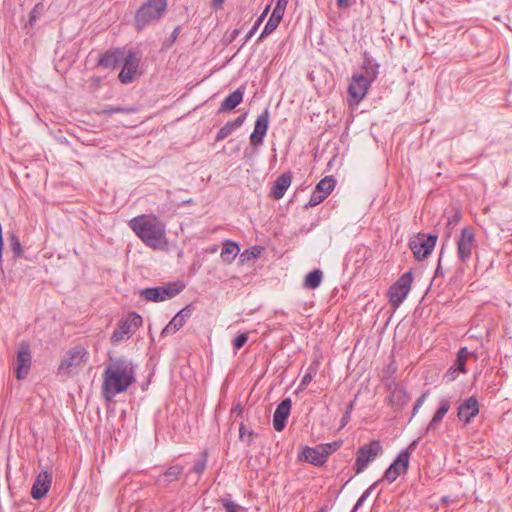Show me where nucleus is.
<instances>
[{
  "mask_svg": "<svg viewBox=\"0 0 512 512\" xmlns=\"http://www.w3.org/2000/svg\"><path fill=\"white\" fill-rule=\"evenodd\" d=\"M282 18L283 17L281 15H277L276 13L272 12L262 33L260 34L259 38L257 39V42L262 41L265 37H267L269 34H271L278 27Z\"/></svg>",
  "mask_w": 512,
  "mask_h": 512,
  "instance_id": "obj_28",
  "label": "nucleus"
},
{
  "mask_svg": "<svg viewBox=\"0 0 512 512\" xmlns=\"http://www.w3.org/2000/svg\"><path fill=\"white\" fill-rule=\"evenodd\" d=\"M262 23V17H259L255 24L253 25V27L250 29V31L248 32V34L246 35L245 37V42H247L254 34L255 32L258 30L260 24Z\"/></svg>",
  "mask_w": 512,
  "mask_h": 512,
  "instance_id": "obj_54",
  "label": "nucleus"
},
{
  "mask_svg": "<svg viewBox=\"0 0 512 512\" xmlns=\"http://www.w3.org/2000/svg\"><path fill=\"white\" fill-rule=\"evenodd\" d=\"M9 245L14 253L15 258H19L23 254L21 242L14 231L8 232Z\"/></svg>",
  "mask_w": 512,
  "mask_h": 512,
  "instance_id": "obj_35",
  "label": "nucleus"
},
{
  "mask_svg": "<svg viewBox=\"0 0 512 512\" xmlns=\"http://www.w3.org/2000/svg\"><path fill=\"white\" fill-rule=\"evenodd\" d=\"M130 228L149 247L163 248L167 243L165 225L155 216L141 215L129 222Z\"/></svg>",
  "mask_w": 512,
  "mask_h": 512,
  "instance_id": "obj_2",
  "label": "nucleus"
},
{
  "mask_svg": "<svg viewBox=\"0 0 512 512\" xmlns=\"http://www.w3.org/2000/svg\"><path fill=\"white\" fill-rule=\"evenodd\" d=\"M450 407H451V403H450L449 399L442 398L440 400L439 407L426 428V433L435 431L438 428V426L440 425L444 416L449 411Z\"/></svg>",
  "mask_w": 512,
  "mask_h": 512,
  "instance_id": "obj_21",
  "label": "nucleus"
},
{
  "mask_svg": "<svg viewBox=\"0 0 512 512\" xmlns=\"http://www.w3.org/2000/svg\"><path fill=\"white\" fill-rule=\"evenodd\" d=\"M193 310L194 308L192 304H189L182 308L175 316L185 324L186 321L191 317Z\"/></svg>",
  "mask_w": 512,
  "mask_h": 512,
  "instance_id": "obj_46",
  "label": "nucleus"
},
{
  "mask_svg": "<svg viewBox=\"0 0 512 512\" xmlns=\"http://www.w3.org/2000/svg\"><path fill=\"white\" fill-rule=\"evenodd\" d=\"M328 457L329 451L324 450L319 445L316 447L303 446L297 455L298 461L307 462L317 467L323 466Z\"/></svg>",
  "mask_w": 512,
  "mask_h": 512,
  "instance_id": "obj_10",
  "label": "nucleus"
},
{
  "mask_svg": "<svg viewBox=\"0 0 512 512\" xmlns=\"http://www.w3.org/2000/svg\"><path fill=\"white\" fill-rule=\"evenodd\" d=\"M371 83V79H368L364 74H354L352 76V80L348 87V93L355 103H359L365 97Z\"/></svg>",
  "mask_w": 512,
  "mask_h": 512,
  "instance_id": "obj_14",
  "label": "nucleus"
},
{
  "mask_svg": "<svg viewBox=\"0 0 512 512\" xmlns=\"http://www.w3.org/2000/svg\"><path fill=\"white\" fill-rule=\"evenodd\" d=\"M142 317L136 313H131L126 319H122L118 327L114 330L111 335V342L118 343L122 341L126 336L129 337L142 325Z\"/></svg>",
  "mask_w": 512,
  "mask_h": 512,
  "instance_id": "obj_8",
  "label": "nucleus"
},
{
  "mask_svg": "<svg viewBox=\"0 0 512 512\" xmlns=\"http://www.w3.org/2000/svg\"><path fill=\"white\" fill-rule=\"evenodd\" d=\"M406 472L407 471H403L401 462H398V457H397L394 460V462L386 469L382 479H380L378 481L379 482L388 481L389 483H392L401 475V473H406Z\"/></svg>",
  "mask_w": 512,
  "mask_h": 512,
  "instance_id": "obj_26",
  "label": "nucleus"
},
{
  "mask_svg": "<svg viewBox=\"0 0 512 512\" xmlns=\"http://www.w3.org/2000/svg\"><path fill=\"white\" fill-rule=\"evenodd\" d=\"M292 408L290 398L283 399L276 407L273 414V427L276 431L281 432L287 423Z\"/></svg>",
  "mask_w": 512,
  "mask_h": 512,
  "instance_id": "obj_16",
  "label": "nucleus"
},
{
  "mask_svg": "<svg viewBox=\"0 0 512 512\" xmlns=\"http://www.w3.org/2000/svg\"><path fill=\"white\" fill-rule=\"evenodd\" d=\"M240 248L238 244L233 241L227 240L222 247L221 258L226 263H231L238 255Z\"/></svg>",
  "mask_w": 512,
  "mask_h": 512,
  "instance_id": "obj_27",
  "label": "nucleus"
},
{
  "mask_svg": "<svg viewBox=\"0 0 512 512\" xmlns=\"http://www.w3.org/2000/svg\"><path fill=\"white\" fill-rule=\"evenodd\" d=\"M123 67L119 73V80L123 84H129L134 81L138 71L140 58L133 51H129L123 55Z\"/></svg>",
  "mask_w": 512,
  "mask_h": 512,
  "instance_id": "obj_11",
  "label": "nucleus"
},
{
  "mask_svg": "<svg viewBox=\"0 0 512 512\" xmlns=\"http://www.w3.org/2000/svg\"><path fill=\"white\" fill-rule=\"evenodd\" d=\"M225 0H212L211 1V6L215 9V10H218L222 7L223 3H224Z\"/></svg>",
  "mask_w": 512,
  "mask_h": 512,
  "instance_id": "obj_59",
  "label": "nucleus"
},
{
  "mask_svg": "<svg viewBox=\"0 0 512 512\" xmlns=\"http://www.w3.org/2000/svg\"><path fill=\"white\" fill-rule=\"evenodd\" d=\"M124 52L110 50L102 54L98 59V66L104 69H114L122 63Z\"/></svg>",
  "mask_w": 512,
  "mask_h": 512,
  "instance_id": "obj_19",
  "label": "nucleus"
},
{
  "mask_svg": "<svg viewBox=\"0 0 512 512\" xmlns=\"http://www.w3.org/2000/svg\"><path fill=\"white\" fill-rule=\"evenodd\" d=\"M335 184L336 181L333 176H326L318 182L315 189L328 197V195L333 191Z\"/></svg>",
  "mask_w": 512,
  "mask_h": 512,
  "instance_id": "obj_31",
  "label": "nucleus"
},
{
  "mask_svg": "<svg viewBox=\"0 0 512 512\" xmlns=\"http://www.w3.org/2000/svg\"><path fill=\"white\" fill-rule=\"evenodd\" d=\"M336 3L341 9L348 8L350 5L349 0H336Z\"/></svg>",
  "mask_w": 512,
  "mask_h": 512,
  "instance_id": "obj_60",
  "label": "nucleus"
},
{
  "mask_svg": "<svg viewBox=\"0 0 512 512\" xmlns=\"http://www.w3.org/2000/svg\"><path fill=\"white\" fill-rule=\"evenodd\" d=\"M413 280L411 271L405 272L400 278L389 288L388 295L390 304L393 307H399L407 297Z\"/></svg>",
  "mask_w": 512,
  "mask_h": 512,
  "instance_id": "obj_7",
  "label": "nucleus"
},
{
  "mask_svg": "<svg viewBox=\"0 0 512 512\" xmlns=\"http://www.w3.org/2000/svg\"><path fill=\"white\" fill-rule=\"evenodd\" d=\"M248 341V333L238 334L232 341L233 348L240 350Z\"/></svg>",
  "mask_w": 512,
  "mask_h": 512,
  "instance_id": "obj_48",
  "label": "nucleus"
},
{
  "mask_svg": "<svg viewBox=\"0 0 512 512\" xmlns=\"http://www.w3.org/2000/svg\"><path fill=\"white\" fill-rule=\"evenodd\" d=\"M353 407H354V401L349 403V405L347 406L346 411H349V413L351 414V412L353 410Z\"/></svg>",
  "mask_w": 512,
  "mask_h": 512,
  "instance_id": "obj_64",
  "label": "nucleus"
},
{
  "mask_svg": "<svg viewBox=\"0 0 512 512\" xmlns=\"http://www.w3.org/2000/svg\"><path fill=\"white\" fill-rule=\"evenodd\" d=\"M450 407H451V403H450L449 399L442 398L440 400L439 407L426 428V433L435 431L438 428V426L440 425L444 416L449 411Z\"/></svg>",
  "mask_w": 512,
  "mask_h": 512,
  "instance_id": "obj_22",
  "label": "nucleus"
},
{
  "mask_svg": "<svg viewBox=\"0 0 512 512\" xmlns=\"http://www.w3.org/2000/svg\"><path fill=\"white\" fill-rule=\"evenodd\" d=\"M246 115V113L241 114L240 116L236 117L231 121H228L224 126H222L216 135V141L224 140L229 135H231L237 128L242 126L246 119Z\"/></svg>",
  "mask_w": 512,
  "mask_h": 512,
  "instance_id": "obj_24",
  "label": "nucleus"
},
{
  "mask_svg": "<svg viewBox=\"0 0 512 512\" xmlns=\"http://www.w3.org/2000/svg\"><path fill=\"white\" fill-rule=\"evenodd\" d=\"M460 372H458V369H456L455 366H451L449 368V370L446 372L445 374V378L448 380V381H453L457 378V376L459 375Z\"/></svg>",
  "mask_w": 512,
  "mask_h": 512,
  "instance_id": "obj_53",
  "label": "nucleus"
},
{
  "mask_svg": "<svg viewBox=\"0 0 512 512\" xmlns=\"http://www.w3.org/2000/svg\"><path fill=\"white\" fill-rule=\"evenodd\" d=\"M461 217V211L459 209L453 208L450 212V215L448 216L447 225L452 226L457 224L461 220Z\"/></svg>",
  "mask_w": 512,
  "mask_h": 512,
  "instance_id": "obj_49",
  "label": "nucleus"
},
{
  "mask_svg": "<svg viewBox=\"0 0 512 512\" xmlns=\"http://www.w3.org/2000/svg\"><path fill=\"white\" fill-rule=\"evenodd\" d=\"M350 417H351V414L349 413V411H345V413L341 419V427H344L349 422Z\"/></svg>",
  "mask_w": 512,
  "mask_h": 512,
  "instance_id": "obj_58",
  "label": "nucleus"
},
{
  "mask_svg": "<svg viewBox=\"0 0 512 512\" xmlns=\"http://www.w3.org/2000/svg\"><path fill=\"white\" fill-rule=\"evenodd\" d=\"M193 310L194 308L192 304H189L182 308L175 316L185 324L186 321L191 317Z\"/></svg>",
  "mask_w": 512,
  "mask_h": 512,
  "instance_id": "obj_45",
  "label": "nucleus"
},
{
  "mask_svg": "<svg viewBox=\"0 0 512 512\" xmlns=\"http://www.w3.org/2000/svg\"><path fill=\"white\" fill-rule=\"evenodd\" d=\"M140 296L147 301L151 302H161L163 301V297L160 296V292L158 287L145 288L140 290Z\"/></svg>",
  "mask_w": 512,
  "mask_h": 512,
  "instance_id": "obj_34",
  "label": "nucleus"
},
{
  "mask_svg": "<svg viewBox=\"0 0 512 512\" xmlns=\"http://www.w3.org/2000/svg\"><path fill=\"white\" fill-rule=\"evenodd\" d=\"M240 34L239 29H234L231 33L230 41H233Z\"/></svg>",
  "mask_w": 512,
  "mask_h": 512,
  "instance_id": "obj_62",
  "label": "nucleus"
},
{
  "mask_svg": "<svg viewBox=\"0 0 512 512\" xmlns=\"http://www.w3.org/2000/svg\"><path fill=\"white\" fill-rule=\"evenodd\" d=\"M105 365L101 395L107 401H112L116 395L124 393L136 381L135 366L125 357H109Z\"/></svg>",
  "mask_w": 512,
  "mask_h": 512,
  "instance_id": "obj_1",
  "label": "nucleus"
},
{
  "mask_svg": "<svg viewBox=\"0 0 512 512\" xmlns=\"http://www.w3.org/2000/svg\"><path fill=\"white\" fill-rule=\"evenodd\" d=\"M269 110L265 109L256 119L254 131L250 135V144L257 147L263 144L269 127Z\"/></svg>",
  "mask_w": 512,
  "mask_h": 512,
  "instance_id": "obj_15",
  "label": "nucleus"
},
{
  "mask_svg": "<svg viewBox=\"0 0 512 512\" xmlns=\"http://www.w3.org/2000/svg\"><path fill=\"white\" fill-rule=\"evenodd\" d=\"M89 360L88 351L82 346L70 348L58 366V375L70 376L72 372L81 368Z\"/></svg>",
  "mask_w": 512,
  "mask_h": 512,
  "instance_id": "obj_4",
  "label": "nucleus"
},
{
  "mask_svg": "<svg viewBox=\"0 0 512 512\" xmlns=\"http://www.w3.org/2000/svg\"><path fill=\"white\" fill-rule=\"evenodd\" d=\"M244 90L242 88H238L232 93H230L225 99L222 101L218 113H223L227 111H231L236 108L243 100Z\"/></svg>",
  "mask_w": 512,
  "mask_h": 512,
  "instance_id": "obj_23",
  "label": "nucleus"
},
{
  "mask_svg": "<svg viewBox=\"0 0 512 512\" xmlns=\"http://www.w3.org/2000/svg\"><path fill=\"white\" fill-rule=\"evenodd\" d=\"M181 27L177 26L174 28L170 36L163 42V48L169 49L172 47V45L177 40L179 33H180Z\"/></svg>",
  "mask_w": 512,
  "mask_h": 512,
  "instance_id": "obj_47",
  "label": "nucleus"
},
{
  "mask_svg": "<svg viewBox=\"0 0 512 512\" xmlns=\"http://www.w3.org/2000/svg\"><path fill=\"white\" fill-rule=\"evenodd\" d=\"M226 512H242V507L228 498L220 500Z\"/></svg>",
  "mask_w": 512,
  "mask_h": 512,
  "instance_id": "obj_42",
  "label": "nucleus"
},
{
  "mask_svg": "<svg viewBox=\"0 0 512 512\" xmlns=\"http://www.w3.org/2000/svg\"><path fill=\"white\" fill-rule=\"evenodd\" d=\"M193 310L194 308L192 304H189L182 308L175 316L185 324L186 321L191 317Z\"/></svg>",
  "mask_w": 512,
  "mask_h": 512,
  "instance_id": "obj_44",
  "label": "nucleus"
},
{
  "mask_svg": "<svg viewBox=\"0 0 512 512\" xmlns=\"http://www.w3.org/2000/svg\"><path fill=\"white\" fill-rule=\"evenodd\" d=\"M257 436L258 434L252 429H248L244 423L240 424L239 439L245 441L247 446H251Z\"/></svg>",
  "mask_w": 512,
  "mask_h": 512,
  "instance_id": "obj_33",
  "label": "nucleus"
},
{
  "mask_svg": "<svg viewBox=\"0 0 512 512\" xmlns=\"http://www.w3.org/2000/svg\"><path fill=\"white\" fill-rule=\"evenodd\" d=\"M379 481L374 482L370 487H368L363 494L360 496V498L357 500L356 504L354 505L352 512H356L365 502V500L370 496L373 489L378 485Z\"/></svg>",
  "mask_w": 512,
  "mask_h": 512,
  "instance_id": "obj_41",
  "label": "nucleus"
},
{
  "mask_svg": "<svg viewBox=\"0 0 512 512\" xmlns=\"http://www.w3.org/2000/svg\"><path fill=\"white\" fill-rule=\"evenodd\" d=\"M167 8V0H148L136 11L134 26L137 31H142L153 22L160 20Z\"/></svg>",
  "mask_w": 512,
  "mask_h": 512,
  "instance_id": "obj_3",
  "label": "nucleus"
},
{
  "mask_svg": "<svg viewBox=\"0 0 512 512\" xmlns=\"http://www.w3.org/2000/svg\"><path fill=\"white\" fill-rule=\"evenodd\" d=\"M136 111V109L134 107H112V106H109V107H106L104 109H101L99 111H97L96 113L98 115H106V116H109V115H112V114H115V113H124V114H129V113H134Z\"/></svg>",
  "mask_w": 512,
  "mask_h": 512,
  "instance_id": "obj_36",
  "label": "nucleus"
},
{
  "mask_svg": "<svg viewBox=\"0 0 512 512\" xmlns=\"http://www.w3.org/2000/svg\"><path fill=\"white\" fill-rule=\"evenodd\" d=\"M442 256H443V251H441L440 256H439L438 265H437L436 270H435L434 279H436L438 277H443L444 276V270H443V267H442Z\"/></svg>",
  "mask_w": 512,
  "mask_h": 512,
  "instance_id": "obj_55",
  "label": "nucleus"
},
{
  "mask_svg": "<svg viewBox=\"0 0 512 512\" xmlns=\"http://www.w3.org/2000/svg\"><path fill=\"white\" fill-rule=\"evenodd\" d=\"M184 468L180 464H175L170 467H168L163 473L159 474L156 479L155 483L158 486L166 487L170 483L177 481L179 477L183 474Z\"/></svg>",
  "mask_w": 512,
  "mask_h": 512,
  "instance_id": "obj_18",
  "label": "nucleus"
},
{
  "mask_svg": "<svg viewBox=\"0 0 512 512\" xmlns=\"http://www.w3.org/2000/svg\"><path fill=\"white\" fill-rule=\"evenodd\" d=\"M426 395H427V394H426V393H424V394H422V395H421V396L416 400V402H415V404H414V407H413V412H412V415H413V416L418 412L419 408L423 405V403H424V401H425V399H426Z\"/></svg>",
  "mask_w": 512,
  "mask_h": 512,
  "instance_id": "obj_56",
  "label": "nucleus"
},
{
  "mask_svg": "<svg viewBox=\"0 0 512 512\" xmlns=\"http://www.w3.org/2000/svg\"><path fill=\"white\" fill-rule=\"evenodd\" d=\"M256 249V252L254 250H251V249H246L243 253H242V257H245L246 259H250V258H256L259 256L260 254V251Z\"/></svg>",
  "mask_w": 512,
  "mask_h": 512,
  "instance_id": "obj_57",
  "label": "nucleus"
},
{
  "mask_svg": "<svg viewBox=\"0 0 512 512\" xmlns=\"http://www.w3.org/2000/svg\"><path fill=\"white\" fill-rule=\"evenodd\" d=\"M326 198H327L326 195L321 194L320 192H318L315 189L313 191L306 207H315L318 204L322 203Z\"/></svg>",
  "mask_w": 512,
  "mask_h": 512,
  "instance_id": "obj_43",
  "label": "nucleus"
},
{
  "mask_svg": "<svg viewBox=\"0 0 512 512\" xmlns=\"http://www.w3.org/2000/svg\"><path fill=\"white\" fill-rule=\"evenodd\" d=\"M363 68L365 69V75L368 79H371L373 82L378 75V65L373 63L369 58H365L363 62Z\"/></svg>",
  "mask_w": 512,
  "mask_h": 512,
  "instance_id": "obj_38",
  "label": "nucleus"
},
{
  "mask_svg": "<svg viewBox=\"0 0 512 512\" xmlns=\"http://www.w3.org/2000/svg\"><path fill=\"white\" fill-rule=\"evenodd\" d=\"M207 457H208V454L206 451H204L201 455V458L195 462V464L192 468V472H194L198 475H201L206 469Z\"/></svg>",
  "mask_w": 512,
  "mask_h": 512,
  "instance_id": "obj_40",
  "label": "nucleus"
},
{
  "mask_svg": "<svg viewBox=\"0 0 512 512\" xmlns=\"http://www.w3.org/2000/svg\"><path fill=\"white\" fill-rule=\"evenodd\" d=\"M184 325L185 324L178 317L174 316L172 320L164 327V329L161 332V335L167 336L169 334H174Z\"/></svg>",
  "mask_w": 512,
  "mask_h": 512,
  "instance_id": "obj_37",
  "label": "nucleus"
},
{
  "mask_svg": "<svg viewBox=\"0 0 512 512\" xmlns=\"http://www.w3.org/2000/svg\"><path fill=\"white\" fill-rule=\"evenodd\" d=\"M468 349L467 347H461L457 353L456 360L453 366L458 369V372L466 373V362L468 360Z\"/></svg>",
  "mask_w": 512,
  "mask_h": 512,
  "instance_id": "obj_32",
  "label": "nucleus"
},
{
  "mask_svg": "<svg viewBox=\"0 0 512 512\" xmlns=\"http://www.w3.org/2000/svg\"><path fill=\"white\" fill-rule=\"evenodd\" d=\"M342 445V441H333L331 443L321 444L319 447L324 448V450L329 451V455L332 454L334 451L339 449Z\"/></svg>",
  "mask_w": 512,
  "mask_h": 512,
  "instance_id": "obj_52",
  "label": "nucleus"
},
{
  "mask_svg": "<svg viewBox=\"0 0 512 512\" xmlns=\"http://www.w3.org/2000/svg\"><path fill=\"white\" fill-rule=\"evenodd\" d=\"M480 403L475 396L464 399L458 406L457 417L465 425L470 424L474 417L479 414Z\"/></svg>",
  "mask_w": 512,
  "mask_h": 512,
  "instance_id": "obj_13",
  "label": "nucleus"
},
{
  "mask_svg": "<svg viewBox=\"0 0 512 512\" xmlns=\"http://www.w3.org/2000/svg\"><path fill=\"white\" fill-rule=\"evenodd\" d=\"M437 241V236L432 234H419L418 237L410 241V249L417 260H423L431 254Z\"/></svg>",
  "mask_w": 512,
  "mask_h": 512,
  "instance_id": "obj_9",
  "label": "nucleus"
},
{
  "mask_svg": "<svg viewBox=\"0 0 512 512\" xmlns=\"http://www.w3.org/2000/svg\"><path fill=\"white\" fill-rule=\"evenodd\" d=\"M242 411H243V409H242V406H241L240 404H236V405L232 408V410H231V412H232V413H236V412H237L238 414H241V413H242Z\"/></svg>",
  "mask_w": 512,
  "mask_h": 512,
  "instance_id": "obj_61",
  "label": "nucleus"
},
{
  "mask_svg": "<svg viewBox=\"0 0 512 512\" xmlns=\"http://www.w3.org/2000/svg\"><path fill=\"white\" fill-rule=\"evenodd\" d=\"M31 349L27 341H21L18 345L16 358V377L23 379L28 374L31 366Z\"/></svg>",
  "mask_w": 512,
  "mask_h": 512,
  "instance_id": "obj_12",
  "label": "nucleus"
},
{
  "mask_svg": "<svg viewBox=\"0 0 512 512\" xmlns=\"http://www.w3.org/2000/svg\"><path fill=\"white\" fill-rule=\"evenodd\" d=\"M311 370H312V367H310L308 369V372L302 377L300 384H299V390H304L309 385V383L312 381L313 373L311 372Z\"/></svg>",
  "mask_w": 512,
  "mask_h": 512,
  "instance_id": "obj_51",
  "label": "nucleus"
},
{
  "mask_svg": "<svg viewBox=\"0 0 512 512\" xmlns=\"http://www.w3.org/2000/svg\"><path fill=\"white\" fill-rule=\"evenodd\" d=\"M44 10L43 3H37L29 13V25L33 26L35 22L40 18Z\"/></svg>",
  "mask_w": 512,
  "mask_h": 512,
  "instance_id": "obj_39",
  "label": "nucleus"
},
{
  "mask_svg": "<svg viewBox=\"0 0 512 512\" xmlns=\"http://www.w3.org/2000/svg\"><path fill=\"white\" fill-rule=\"evenodd\" d=\"M52 483V475L48 471L39 473L32 485L31 496L35 500L43 498L49 491Z\"/></svg>",
  "mask_w": 512,
  "mask_h": 512,
  "instance_id": "obj_17",
  "label": "nucleus"
},
{
  "mask_svg": "<svg viewBox=\"0 0 512 512\" xmlns=\"http://www.w3.org/2000/svg\"><path fill=\"white\" fill-rule=\"evenodd\" d=\"M382 452V446L379 440H372L358 448L356 461L354 465L355 474L362 473L369 463L373 461Z\"/></svg>",
  "mask_w": 512,
  "mask_h": 512,
  "instance_id": "obj_5",
  "label": "nucleus"
},
{
  "mask_svg": "<svg viewBox=\"0 0 512 512\" xmlns=\"http://www.w3.org/2000/svg\"><path fill=\"white\" fill-rule=\"evenodd\" d=\"M184 288L185 284L182 281L170 282L165 286H158L160 296L163 297V301L178 295L184 290Z\"/></svg>",
  "mask_w": 512,
  "mask_h": 512,
  "instance_id": "obj_25",
  "label": "nucleus"
},
{
  "mask_svg": "<svg viewBox=\"0 0 512 512\" xmlns=\"http://www.w3.org/2000/svg\"><path fill=\"white\" fill-rule=\"evenodd\" d=\"M323 273L319 269H314L305 276L304 286L308 289H316L320 286Z\"/></svg>",
  "mask_w": 512,
  "mask_h": 512,
  "instance_id": "obj_30",
  "label": "nucleus"
},
{
  "mask_svg": "<svg viewBox=\"0 0 512 512\" xmlns=\"http://www.w3.org/2000/svg\"><path fill=\"white\" fill-rule=\"evenodd\" d=\"M419 443V439L413 440L406 449L402 450L398 454V462H401V465L403 467V471H407L409 468V459L411 454L416 449L417 445Z\"/></svg>",
  "mask_w": 512,
  "mask_h": 512,
  "instance_id": "obj_29",
  "label": "nucleus"
},
{
  "mask_svg": "<svg viewBox=\"0 0 512 512\" xmlns=\"http://www.w3.org/2000/svg\"><path fill=\"white\" fill-rule=\"evenodd\" d=\"M291 179L292 177L290 172H286L278 176L271 188V197L276 200L281 199L291 185Z\"/></svg>",
  "mask_w": 512,
  "mask_h": 512,
  "instance_id": "obj_20",
  "label": "nucleus"
},
{
  "mask_svg": "<svg viewBox=\"0 0 512 512\" xmlns=\"http://www.w3.org/2000/svg\"><path fill=\"white\" fill-rule=\"evenodd\" d=\"M287 4H288V0H276V5L274 7L273 12L276 13L277 15H281L283 17L286 7H287Z\"/></svg>",
  "mask_w": 512,
  "mask_h": 512,
  "instance_id": "obj_50",
  "label": "nucleus"
},
{
  "mask_svg": "<svg viewBox=\"0 0 512 512\" xmlns=\"http://www.w3.org/2000/svg\"><path fill=\"white\" fill-rule=\"evenodd\" d=\"M468 353H469V354H468V359H469V358H474L475 360H477V359H478V355L476 354V352H472V351H469V350H468Z\"/></svg>",
  "mask_w": 512,
  "mask_h": 512,
  "instance_id": "obj_63",
  "label": "nucleus"
},
{
  "mask_svg": "<svg viewBox=\"0 0 512 512\" xmlns=\"http://www.w3.org/2000/svg\"><path fill=\"white\" fill-rule=\"evenodd\" d=\"M476 247L475 231L471 226H466L461 230L457 240V255L460 263L466 264L472 256Z\"/></svg>",
  "mask_w": 512,
  "mask_h": 512,
  "instance_id": "obj_6",
  "label": "nucleus"
}]
</instances>
